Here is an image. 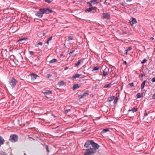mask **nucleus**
Segmentation results:
<instances>
[{
  "mask_svg": "<svg viewBox=\"0 0 155 155\" xmlns=\"http://www.w3.org/2000/svg\"><path fill=\"white\" fill-rule=\"evenodd\" d=\"M90 144L91 145L93 148H91L90 147L88 149V150L85 152L84 155H93L96 152V150L100 147V146L92 140H87L85 143L84 147L86 148H88Z\"/></svg>",
  "mask_w": 155,
  "mask_h": 155,
  "instance_id": "f257e3e1",
  "label": "nucleus"
},
{
  "mask_svg": "<svg viewBox=\"0 0 155 155\" xmlns=\"http://www.w3.org/2000/svg\"><path fill=\"white\" fill-rule=\"evenodd\" d=\"M137 108L135 107H133L131 109L129 110H128L127 115L130 118L133 117L134 115V113L137 111Z\"/></svg>",
  "mask_w": 155,
  "mask_h": 155,
  "instance_id": "f03ea898",
  "label": "nucleus"
},
{
  "mask_svg": "<svg viewBox=\"0 0 155 155\" xmlns=\"http://www.w3.org/2000/svg\"><path fill=\"white\" fill-rule=\"evenodd\" d=\"M18 136L15 134H11L9 140L12 143L18 141Z\"/></svg>",
  "mask_w": 155,
  "mask_h": 155,
  "instance_id": "7ed1b4c3",
  "label": "nucleus"
},
{
  "mask_svg": "<svg viewBox=\"0 0 155 155\" xmlns=\"http://www.w3.org/2000/svg\"><path fill=\"white\" fill-rule=\"evenodd\" d=\"M17 82L18 81L14 77L9 81L10 84L13 89L14 88Z\"/></svg>",
  "mask_w": 155,
  "mask_h": 155,
  "instance_id": "20e7f679",
  "label": "nucleus"
},
{
  "mask_svg": "<svg viewBox=\"0 0 155 155\" xmlns=\"http://www.w3.org/2000/svg\"><path fill=\"white\" fill-rule=\"evenodd\" d=\"M40 11L44 13L49 14L52 12V11L48 8H40Z\"/></svg>",
  "mask_w": 155,
  "mask_h": 155,
  "instance_id": "39448f33",
  "label": "nucleus"
},
{
  "mask_svg": "<svg viewBox=\"0 0 155 155\" xmlns=\"http://www.w3.org/2000/svg\"><path fill=\"white\" fill-rule=\"evenodd\" d=\"M98 3V2L97 0H91L90 1L87 2V4L90 7L92 6L93 5L96 4Z\"/></svg>",
  "mask_w": 155,
  "mask_h": 155,
  "instance_id": "423d86ee",
  "label": "nucleus"
},
{
  "mask_svg": "<svg viewBox=\"0 0 155 155\" xmlns=\"http://www.w3.org/2000/svg\"><path fill=\"white\" fill-rule=\"evenodd\" d=\"M97 8V7H90L87 8L85 10V12H91V11H92L93 10H94V12H93V13H94L96 11V9Z\"/></svg>",
  "mask_w": 155,
  "mask_h": 155,
  "instance_id": "0eeeda50",
  "label": "nucleus"
},
{
  "mask_svg": "<svg viewBox=\"0 0 155 155\" xmlns=\"http://www.w3.org/2000/svg\"><path fill=\"white\" fill-rule=\"evenodd\" d=\"M102 18L109 19L110 18V15L109 13H104L102 14Z\"/></svg>",
  "mask_w": 155,
  "mask_h": 155,
  "instance_id": "6e6552de",
  "label": "nucleus"
},
{
  "mask_svg": "<svg viewBox=\"0 0 155 155\" xmlns=\"http://www.w3.org/2000/svg\"><path fill=\"white\" fill-rule=\"evenodd\" d=\"M30 75L31 77V80L32 81L35 80L37 77H39L38 75L34 73L30 74Z\"/></svg>",
  "mask_w": 155,
  "mask_h": 155,
  "instance_id": "1a4fd4ad",
  "label": "nucleus"
},
{
  "mask_svg": "<svg viewBox=\"0 0 155 155\" xmlns=\"http://www.w3.org/2000/svg\"><path fill=\"white\" fill-rule=\"evenodd\" d=\"M43 14V13L40 11V9L39 11L37 13H36L35 15L41 18L42 17Z\"/></svg>",
  "mask_w": 155,
  "mask_h": 155,
  "instance_id": "9d476101",
  "label": "nucleus"
},
{
  "mask_svg": "<svg viewBox=\"0 0 155 155\" xmlns=\"http://www.w3.org/2000/svg\"><path fill=\"white\" fill-rule=\"evenodd\" d=\"M81 85L78 84H74L73 86L72 87V89L73 90H75L78 89L81 87Z\"/></svg>",
  "mask_w": 155,
  "mask_h": 155,
  "instance_id": "9b49d317",
  "label": "nucleus"
},
{
  "mask_svg": "<svg viewBox=\"0 0 155 155\" xmlns=\"http://www.w3.org/2000/svg\"><path fill=\"white\" fill-rule=\"evenodd\" d=\"M43 93L46 97L48 98V96L50 94H51L52 92V91L49 90L47 91L46 92H44Z\"/></svg>",
  "mask_w": 155,
  "mask_h": 155,
  "instance_id": "f8f14e48",
  "label": "nucleus"
},
{
  "mask_svg": "<svg viewBox=\"0 0 155 155\" xmlns=\"http://www.w3.org/2000/svg\"><path fill=\"white\" fill-rule=\"evenodd\" d=\"M81 75L80 74H75V75H74L72 77H71V79L72 80H74L75 79H76V78H80V76Z\"/></svg>",
  "mask_w": 155,
  "mask_h": 155,
  "instance_id": "ddd939ff",
  "label": "nucleus"
},
{
  "mask_svg": "<svg viewBox=\"0 0 155 155\" xmlns=\"http://www.w3.org/2000/svg\"><path fill=\"white\" fill-rule=\"evenodd\" d=\"M137 98H139L143 97V93H139L137 94L136 95Z\"/></svg>",
  "mask_w": 155,
  "mask_h": 155,
  "instance_id": "4468645a",
  "label": "nucleus"
},
{
  "mask_svg": "<svg viewBox=\"0 0 155 155\" xmlns=\"http://www.w3.org/2000/svg\"><path fill=\"white\" fill-rule=\"evenodd\" d=\"M5 140L2 137L0 136V145L1 146L4 143Z\"/></svg>",
  "mask_w": 155,
  "mask_h": 155,
  "instance_id": "2eb2a0df",
  "label": "nucleus"
},
{
  "mask_svg": "<svg viewBox=\"0 0 155 155\" xmlns=\"http://www.w3.org/2000/svg\"><path fill=\"white\" fill-rule=\"evenodd\" d=\"M28 39V38H21L20 39H19L18 41L20 42L21 43V44H23L25 43V42L24 41L25 40H27Z\"/></svg>",
  "mask_w": 155,
  "mask_h": 155,
  "instance_id": "dca6fc26",
  "label": "nucleus"
},
{
  "mask_svg": "<svg viewBox=\"0 0 155 155\" xmlns=\"http://www.w3.org/2000/svg\"><path fill=\"white\" fill-rule=\"evenodd\" d=\"M132 20L131 21H130L131 23L132 22V25L135 24L137 23V21L136 18L132 17Z\"/></svg>",
  "mask_w": 155,
  "mask_h": 155,
  "instance_id": "f3484780",
  "label": "nucleus"
},
{
  "mask_svg": "<svg viewBox=\"0 0 155 155\" xmlns=\"http://www.w3.org/2000/svg\"><path fill=\"white\" fill-rule=\"evenodd\" d=\"M146 81V80H145L143 81V82L142 83L140 86V88L141 89H142L144 88Z\"/></svg>",
  "mask_w": 155,
  "mask_h": 155,
  "instance_id": "a211bd4d",
  "label": "nucleus"
},
{
  "mask_svg": "<svg viewBox=\"0 0 155 155\" xmlns=\"http://www.w3.org/2000/svg\"><path fill=\"white\" fill-rule=\"evenodd\" d=\"M109 131V128L104 129H103L102 131L101 132V133L102 134H105L106 132Z\"/></svg>",
  "mask_w": 155,
  "mask_h": 155,
  "instance_id": "6ab92c4d",
  "label": "nucleus"
},
{
  "mask_svg": "<svg viewBox=\"0 0 155 155\" xmlns=\"http://www.w3.org/2000/svg\"><path fill=\"white\" fill-rule=\"evenodd\" d=\"M132 49V48L131 47H128L125 50V53L126 54H127V52L130 51Z\"/></svg>",
  "mask_w": 155,
  "mask_h": 155,
  "instance_id": "aec40b11",
  "label": "nucleus"
},
{
  "mask_svg": "<svg viewBox=\"0 0 155 155\" xmlns=\"http://www.w3.org/2000/svg\"><path fill=\"white\" fill-rule=\"evenodd\" d=\"M115 98V96H112V97H109L108 99V100L109 102H110L111 101H112L114 99V98Z\"/></svg>",
  "mask_w": 155,
  "mask_h": 155,
  "instance_id": "412c9836",
  "label": "nucleus"
},
{
  "mask_svg": "<svg viewBox=\"0 0 155 155\" xmlns=\"http://www.w3.org/2000/svg\"><path fill=\"white\" fill-rule=\"evenodd\" d=\"M82 61L81 59L79 60L77 62V63L75 65L74 67H77L78 66L79 64H80L81 62Z\"/></svg>",
  "mask_w": 155,
  "mask_h": 155,
  "instance_id": "4be33fe9",
  "label": "nucleus"
},
{
  "mask_svg": "<svg viewBox=\"0 0 155 155\" xmlns=\"http://www.w3.org/2000/svg\"><path fill=\"white\" fill-rule=\"evenodd\" d=\"M57 61V60L56 59L54 58L53 59L50 61H49V63L50 64H51L54 63Z\"/></svg>",
  "mask_w": 155,
  "mask_h": 155,
  "instance_id": "5701e85b",
  "label": "nucleus"
},
{
  "mask_svg": "<svg viewBox=\"0 0 155 155\" xmlns=\"http://www.w3.org/2000/svg\"><path fill=\"white\" fill-rule=\"evenodd\" d=\"M100 68L99 67V66H96V67H94L93 70H92V71H97V70H99Z\"/></svg>",
  "mask_w": 155,
  "mask_h": 155,
  "instance_id": "b1692460",
  "label": "nucleus"
},
{
  "mask_svg": "<svg viewBox=\"0 0 155 155\" xmlns=\"http://www.w3.org/2000/svg\"><path fill=\"white\" fill-rule=\"evenodd\" d=\"M66 83L63 81H61L59 83V85L60 86L61 85H66Z\"/></svg>",
  "mask_w": 155,
  "mask_h": 155,
  "instance_id": "393cba45",
  "label": "nucleus"
},
{
  "mask_svg": "<svg viewBox=\"0 0 155 155\" xmlns=\"http://www.w3.org/2000/svg\"><path fill=\"white\" fill-rule=\"evenodd\" d=\"M111 83H110L108 84H106L103 87L105 88H107V87H108V88L110 87H111Z\"/></svg>",
  "mask_w": 155,
  "mask_h": 155,
  "instance_id": "a878e982",
  "label": "nucleus"
},
{
  "mask_svg": "<svg viewBox=\"0 0 155 155\" xmlns=\"http://www.w3.org/2000/svg\"><path fill=\"white\" fill-rule=\"evenodd\" d=\"M114 101L113 102V103L114 104H115L117 103V101L118 100V98L115 97V98H114Z\"/></svg>",
  "mask_w": 155,
  "mask_h": 155,
  "instance_id": "bb28decb",
  "label": "nucleus"
},
{
  "mask_svg": "<svg viewBox=\"0 0 155 155\" xmlns=\"http://www.w3.org/2000/svg\"><path fill=\"white\" fill-rule=\"evenodd\" d=\"M107 72L105 71H103V76L104 77H106L107 75Z\"/></svg>",
  "mask_w": 155,
  "mask_h": 155,
  "instance_id": "cd10ccee",
  "label": "nucleus"
},
{
  "mask_svg": "<svg viewBox=\"0 0 155 155\" xmlns=\"http://www.w3.org/2000/svg\"><path fill=\"white\" fill-rule=\"evenodd\" d=\"M146 74L145 73H144L143 74H141V75H140L139 76V78H143V77L145 76Z\"/></svg>",
  "mask_w": 155,
  "mask_h": 155,
  "instance_id": "c85d7f7f",
  "label": "nucleus"
},
{
  "mask_svg": "<svg viewBox=\"0 0 155 155\" xmlns=\"http://www.w3.org/2000/svg\"><path fill=\"white\" fill-rule=\"evenodd\" d=\"M70 111H71V109H66V110H65L64 112V114H66L68 112H70Z\"/></svg>",
  "mask_w": 155,
  "mask_h": 155,
  "instance_id": "c756f323",
  "label": "nucleus"
},
{
  "mask_svg": "<svg viewBox=\"0 0 155 155\" xmlns=\"http://www.w3.org/2000/svg\"><path fill=\"white\" fill-rule=\"evenodd\" d=\"M89 94L87 92H85L82 94L83 97H86Z\"/></svg>",
  "mask_w": 155,
  "mask_h": 155,
  "instance_id": "7c9ffc66",
  "label": "nucleus"
},
{
  "mask_svg": "<svg viewBox=\"0 0 155 155\" xmlns=\"http://www.w3.org/2000/svg\"><path fill=\"white\" fill-rule=\"evenodd\" d=\"M46 149L47 150V151L48 153H49L50 152V150L49 149L48 146V145H46L45 146Z\"/></svg>",
  "mask_w": 155,
  "mask_h": 155,
  "instance_id": "2f4dec72",
  "label": "nucleus"
},
{
  "mask_svg": "<svg viewBox=\"0 0 155 155\" xmlns=\"http://www.w3.org/2000/svg\"><path fill=\"white\" fill-rule=\"evenodd\" d=\"M147 61V59H146L145 58H144L143 59V60L141 61V64H143L145 63Z\"/></svg>",
  "mask_w": 155,
  "mask_h": 155,
  "instance_id": "473e14b6",
  "label": "nucleus"
},
{
  "mask_svg": "<svg viewBox=\"0 0 155 155\" xmlns=\"http://www.w3.org/2000/svg\"><path fill=\"white\" fill-rule=\"evenodd\" d=\"M53 0H44V1L46 2L49 3L51 2Z\"/></svg>",
  "mask_w": 155,
  "mask_h": 155,
  "instance_id": "72a5a7b5",
  "label": "nucleus"
},
{
  "mask_svg": "<svg viewBox=\"0 0 155 155\" xmlns=\"http://www.w3.org/2000/svg\"><path fill=\"white\" fill-rule=\"evenodd\" d=\"M29 54L32 55H34L35 54V52L32 51H29Z\"/></svg>",
  "mask_w": 155,
  "mask_h": 155,
  "instance_id": "f704fd0d",
  "label": "nucleus"
},
{
  "mask_svg": "<svg viewBox=\"0 0 155 155\" xmlns=\"http://www.w3.org/2000/svg\"><path fill=\"white\" fill-rule=\"evenodd\" d=\"M144 115L145 116H147L148 115V113H147V112L146 110L144 111Z\"/></svg>",
  "mask_w": 155,
  "mask_h": 155,
  "instance_id": "c9c22d12",
  "label": "nucleus"
},
{
  "mask_svg": "<svg viewBox=\"0 0 155 155\" xmlns=\"http://www.w3.org/2000/svg\"><path fill=\"white\" fill-rule=\"evenodd\" d=\"M28 139L30 141H32L33 140H35L31 137H29Z\"/></svg>",
  "mask_w": 155,
  "mask_h": 155,
  "instance_id": "e433bc0d",
  "label": "nucleus"
},
{
  "mask_svg": "<svg viewBox=\"0 0 155 155\" xmlns=\"http://www.w3.org/2000/svg\"><path fill=\"white\" fill-rule=\"evenodd\" d=\"M73 37L71 36H69L68 37V39L69 40H73Z\"/></svg>",
  "mask_w": 155,
  "mask_h": 155,
  "instance_id": "4c0bfd02",
  "label": "nucleus"
},
{
  "mask_svg": "<svg viewBox=\"0 0 155 155\" xmlns=\"http://www.w3.org/2000/svg\"><path fill=\"white\" fill-rule=\"evenodd\" d=\"M51 76V74H48L46 75V77L48 78H49Z\"/></svg>",
  "mask_w": 155,
  "mask_h": 155,
  "instance_id": "58836bf2",
  "label": "nucleus"
},
{
  "mask_svg": "<svg viewBox=\"0 0 155 155\" xmlns=\"http://www.w3.org/2000/svg\"><path fill=\"white\" fill-rule=\"evenodd\" d=\"M129 85L131 87L134 86V83L132 82L129 84Z\"/></svg>",
  "mask_w": 155,
  "mask_h": 155,
  "instance_id": "ea45409f",
  "label": "nucleus"
},
{
  "mask_svg": "<svg viewBox=\"0 0 155 155\" xmlns=\"http://www.w3.org/2000/svg\"><path fill=\"white\" fill-rule=\"evenodd\" d=\"M151 81L152 82H155V77L151 79Z\"/></svg>",
  "mask_w": 155,
  "mask_h": 155,
  "instance_id": "a19ab883",
  "label": "nucleus"
},
{
  "mask_svg": "<svg viewBox=\"0 0 155 155\" xmlns=\"http://www.w3.org/2000/svg\"><path fill=\"white\" fill-rule=\"evenodd\" d=\"M74 51H75V50H74L73 51H71L70 52V53H69L70 56H71V55L72 54V53Z\"/></svg>",
  "mask_w": 155,
  "mask_h": 155,
  "instance_id": "79ce46f5",
  "label": "nucleus"
},
{
  "mask_svg": "<svg viewBox=\"0 0 155 155\" xmlns=\"http://www.w3.org/2000/svg\"><path fill=\"white\" fill-rule=\"evenodd\" d=\"M120 5L122 6H125V7H126L127 6V5H125L124 3L123 2H122V3H120Z\"/></svg>",
  "mask_w": 155,
  "mask_h": 155,
  "instance_id": "37998d69",
  "label": "nucleus"
},
{
  "mask_svg": "<svg viewBox=\"0 0 155 155\" xmlns=\"http://www.w3.org/2000/svg\"><path fill=\"white\" fill-rule=\"evenodd\" d=\"M152 99H155V93L152 96Z\"/></svg>",
  "mask_w": 155,
  "mask_h": 155,
  "instance_id": "c03bdc74",
  "label": "nucleus"
},
{
  "mask_svg": "<svg viewBox=\"0 0 155 155\" xmlns=\"http://www.w3.org/2000/svg\"><path fill=\"white\" fill-rule=\"evenodd\" d=\"M43 44V43L42 42H39L38 44V45H42Z\"/></svg>",
  "mask_w": 155,
  "mask_h": 155,
  "instance_id": "a18cd8bd",
  "label": "nucleus"
},
{
  "mask_svg": "<svg viewBox=\"0 0 155 155\" xmlns=\"http://www.w3.org/2000/svg\"><path fill=\"white\" fill-rule=\"evenodd\" d=\"M79 97H80V99L84 97H83L82 94L79 95Z\"/></svg>",
  "mask_w": 155,
  "mask_h": 155,
  "instance_id": "49530a36",
  "label": "nucleus"
},
{
  "mask_svg": "<svg viewBox=\"0 0 155 155\" xmlns=\"http://www.w3.org/2000/svg\"><path fill=\"white\" fill-rule=\"evenodd\" d=\"M52 37H50L49 38H48V41H51V40L52 39Z\"/></svg>",
  "mask_w": 155,
  "mask_h": 155,
  "instance_id": "de8ad7c7",
  "label": "nucleus"
},
{
  "mask_svg": "<svg viewBox=\"0 0 155 155\" xmlns=\"http://www.w3.org/2000/svg\"><path fill=\"white\" fill-rule=\"evenodd\" d=\"M63 53H64V52H62V54H61L60 55V57H62L63 56Z\"/></svg>",
  "mask_w": 155,
  "mask_h": 155,
  "instance_id": "09e8293b",
  "label": "nucleus"
},
{
  "mask_svg": "<svg viewBox=\"0 0 155 155\" xmlns=\"http://www.w3.org/2000/svg\"><path fill=\"white\" fill-rule=\"evenodd\" d=\"M68 68V67L66 66L64 68L65 70H67Z\"/></svg>",
  "mask_w": 155,
  "mask_h": 155,
  "instance_id": "8fccbe9b",
  "label": "nucleus"
},
{
  "mask_svg": "<svg viewBox=\"0 0 155 155\" xmlns=\"http://www.w3.org/2000/svg\"><path fill=\"white\" fill-rule=\"evenodd\" d=\"M124 64L125 65H127V62L126 61H124Z\"/></svg>",
  "mask_w": 155,
  "mask_h": 155,
  "instance_id": "3c124183",
  "label": "nucleus"
},
{
  "mask_svg": "<svg viewBox=\"0 0 155 155\" xmlns=\"http://www.w3.org/2000/svg\"><path fill=\"white\" fill-rule=\"evenodd\" d=\"M49 41H48H48H47L46 42V43L48 44H49Z\"/></svg>",
  "mask_w": 155,
  "mask_h": 155,
  "instance_id": "603ef678",
  "label": "nucleus"
},
{
  "mask_svg": "<svg viewBox=\"0 0 155 155\" xmlns=\"http://www.w3.org/2000/svg\"><path fill=\"white\" fill-rule=\"evenodd\" d=\"M132 0H127L126 1V2H130Z\"/></svg>",
  "mask_w": 155,
  "mask_h": 155,
  "instance_id": "864d4df0",
  "label": "nucleus"
},
{
  "mask_svg": "<svg viewBox=\"0 0 155 155\" xmlns=\"http://www.w3.org/2000/svg\"><path fill=\"white\" fill-rule=\"evenodd\" d=\"M106 69H107V70L108 71H109V68H106V69H105V70H106Z\"/></svg>",
  "mask_w": 155,
  "mask_h": 155,
  "instance_id": "5fc2aeb1",
  "label": "nucleus"
},
{
  "mask_svg": "<svg viewBox=\"0 0 155 155\" xmlns=\"http://www.w3.org/2000/svg\"><path fill=\"white\" fill-rule=\"evenodd\" d=\"M154 38L153 37H151V39L153 40V39Z\"/></svg>",
  "mask_w": 155,
  "mask_h": 155,
  "instance_id": "6e6d98bb",
  "label": "nucleus"
},
{
  "mask_svg": "<svg viewBox=\"0 0 155 155\" xmlns=\"http://www.w3.org/2000/svg\"><path fill=\"white\" fill-rule=\"evenodd\" d=\"M4 154L5 155H6V153H4Z\"/></svg>",
  "mask_w": 155,
  "mask_h": 155,
  "instance_id": "4d7b16f0",
  "label": "nucleus"
},
{
  "mask_svg": "<svg viewBox=\"0 0 155 155\" xmlns=\"http://www.w3.org/2000/svg\"><path fill=\"white\" fill-rule=\"evenodd\" d=\"M83 73L84 74H85L86 73H85V72H83Z\"/></svg>",
  "mask_w": 155,
  "mask_h": 155,
  "instance_id": "13d9d810",
  "label": "nucleus"
},
{
  "mask_svg": "<svg viewBox=\"0 0 155 155\" xmlns=\"http://www.w3.org/2000/svg\"><path fill=\"white\" fill-rule=\"evenodd\" d=\"M62 136V135H60V137H61Z\"/></svg>",
  "mask_w": 155,
  "mask_h": 155,
  "instance_id": "bf43d9fd",
  "label": "nucleus"
},
{
  "mask_svg": "<svg viewBox=\"0 0 155 155\" xmlns=\"http://www.w3.org/2000/svg\"><path fill=\"white\" fill-rule=\"evenodd\" d=\"M24 155H26V154L25 153H24Z\"/></svg>",
  "mask_w": 155,
  "mask_h": 155,
  "instance_id": "052dcab7",
  "label": "nucleus"
}]
</instances>
